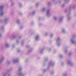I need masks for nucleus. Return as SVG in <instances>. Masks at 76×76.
Masks as SVG:
<instances>
[{
    "label": "nucleus",
    "instance_id": "nucleus-1",
    "mask_svg": "<svg viewBox=\"0 0 76 76\" xmlns=\"http://www.w3.org/2000/svg\"><path fill=\"white\" fill-rule=\"evenodd\" d=\"M3 8H4V5H3L0 7V11L1 12L0 14L1 16H3Z\"/></svg>",
    "mask_w": 76,
    "mask_h": 76
},
{
    "label": "nucleus",
    "instance_id": "nucleus-2",
    "mask_svg": "<svg viewBox=\"0 0 76 76\" xmlns=\"http://www.w3.org/2000/svg\"><path fill=\"white\" fill-rule=\"evenodd\" d=\"M22 70V68L20 67L19 68L18 71L19 72V73L18 74V76H24L23 74L22 73V72H20Z\"/></svg>",
    "mask_w": 76,
    "mask_h": 76
},
{
    "label": "nucleus",
    "instance_id": "nucleus-3",
    "mask_svg": "<svg viewBox=\"0 0 76 76\" xmlns=\"http://www.w3.org/2000/svg\"><path fill=\"white\" fill-rule=\"evenodd\" d=\"M75 6H73L72 8V6H70L69 8L68 9H66L65 10V12H70V11H71V10H72V9H75Z\"/></svg>",
    "mask_w": 76,
    "mask_h": 76
},
{
    "label": "nucleus",
    "instance_id": "nucleus-4",
    "mask_svg": "<svg viewBox=\"0 0 76 76\" xmlns=\"http://www.w3.org/2000/svg\"><path fill=\"white\" fill-rule=\"evenodd\" d=\"M57 44L58 46H60V45L61 44V42H60V38L58 37L57 40Z\"/></svg>",
    "mask_w": 76,
    "mask_h": 76
},
{
    "label": "nucleus",
    "instance_id": "nucleus-5",
    "mask_svg": "<svg viewBox=\"0 0 76 76\" xmlns=\"http://www.w3.org/2000/svg\"><path fill=\"white\" fill-rule=\"evenodd\" d=\"M74 37H73L70 40V42L72 44H75L76 42L75 40V39L74 38Z\"/></svg>",
    "mask_w": 76,
    "mask_h": 76
},
{
    "label": "nucleus",
    "instance_id": "nucleus-6",
    "mask_svg": "<svg viewBox=\"0 0 76 76\" xmlns=\"http://www.w3.org/2000/svg\"><path fill=\"white\" fill-rule=\"evenodd\" d=\"M46 15L48 17H50L51 14L50 13V9L48 10L46 13Z\"/></svg>",
    "mask_w": 76,
    "mask_h": 76
},
{
    "label": "nucleus",
    "instance_id": "nucleus-7",
    "mask_svg": "<svg viewBox=\"0 0 76 76\" xmlns=\"http://www.w3.org/2000/svg\"><path fill=\"white\" fill-rule=\"evenodd\" d=\"M54 62L51 61L50 62L49 64V66H54Z\"/></svg>",
    "mask_w": 76,
    "mask_h": 76
},
{
    "label": "nucleus",
    "instance_id": "nucleus-8",
    "mask_svg": "<svg viewBox=\"0 0 76 76\" xmlns=\"http://www.w3.org/2000/svg\"><path fill=\"white\" fill-rule=\"evenodd\" d=\"M40 39L39 36V35H37L35 37V39L36 41H38Z\"/></svg>",
    "mask_w": 76,
    "mask_h": 76
},
{
    "label": "nucleus",
    "instance_id": "nucleus-9",
    "mask_svg": "<svg viewBox=\"0 0 76 76\" xmlns=\"http://www.w3.org/2000/svg\"><path fill=\"white\" fill-rule=\"evenodd\" d=\"M67 64L69 65H70V66H72L73 64H72V63L71 62V61L69 60L67 61Z\"/></svg>",
    "mask_w": 76,
    "mask_h": 76
},
{
    "label": "nucleus",
    "instance_id": "nucleus-10",
    "mask_svg": "<svg viewBox=\"0 0 76 76\" xmlns=\"http://www.w3.org/2000/svg\"><path fill=\"white\" fill-rule=\"evenodd\" d=\"M63 18H64V17L63 16H62L61 17L59 21V23H60L61 22H62Z\"/></svg>",
    "mask_w": 76,
    "mask_h": 76
},
{
    "label": "nucleus",
    "instance_id": "nucleus-11",
    "mask_svg": "<svg viewBox=\"0 0 76 76\" xmlns=\"http://www.w3.org/2000/svg\"><path fill=\"white\" fill-rule=\"evenodd\" d=\"M13 63H16L19 61V59H14L13 61Z\"/></svg>",
    "mask_w": 76,
    "mask_h": 76
},
{
    "label": "nucleus",
    "instance_id": "nucleus-12",
    "mask_svg": "<svg viewBox=\"0 0 76 76\" xmlns=\"http://www.w3.org/2000/svg\"><path fill=\"white\" fill-rule=\"evenodd\" d=\"M4 58V57H2L0 60V63H1L3 61Z\"/></svg>",
    "mask_w": 76,
    "mask_h": 76
},
{
    "label": "nucleus",
    "instance_id": "nucleus-13",
    "mask_svg": "<svg viewBox=\"0 0 76 76\" xmlns=\"http://www.w3.org/2000/svg\"><path fill=\"white\" fill-rule=\"evenodd\" d=\"M8 21V18H5L4 21L5 23H7V21Z\"/></svg>",
    "mask_w": 76,
    "mask_h": 76
},
{
    "label": "nucleus",
    "instance_id": "nucleus-14",
    "mask_svg": "<svg viewBox=\"0 0 76 76\" xmlns=\"http://www.w3.org/2000/svg\"><path fill=\"white\" fill-rule=\"evenodd\" d=\"M67 20H70V15L68 14L67 16Z\"/></svg>",
    "mask_w": 76,
    "mask_h": 76
},
{
    "label": "nucleus",
    "instance_id": "nucleus-15",
    "mask_svg": "<svg viewBox=\"0 0 76 76\" xmlns=\"http://www.w3.org/2000/svg\"><path fill=\"white\" fill-rule=\"evenodd\" d=\"M45 10H46V9H45V8H43L42 9V11L43 12H45Z\"/></svg>",
    "mask_w": 76,
    "mask_h": 76
},
{
    "label": "nucleus",
    "instance_id": "nucleus-16",
    "mask_svg": "<svg viewBox=\"0 0 76 76\" xmlns=\"http://www.w3.org/2000/svg\"><path fill=\"white\" fill-rule=\"evenodd\" d=\"M6 45L7 48H8V47H9L10 45L9 44H8V43L6 44Z\"/></svg>",
    "mask_w": 76,
    "mask_h": 76
},
{
    "label": "nucleus",
    "instance_id": "nucleus-17",
    "mask_svg": "<svg viewBox=\"0 0 76 76\" xmlns=\"http://www.w3.org/2000/svg\"><path fill=\"white\" fill-rule=\"evenodd\" d=\"M62 32H63V33H64H64H65L66 31H65V30H64V29L63 28L62 29Z\"/></svg>",
    "mask_w": 76,
    "mask_h": 76
},
{
    "label": "nucleus",
    "instance_id": "nucleus-18",
    "mask_svg": "<svg viewBox=\"0 0 76 76\" xmlns=\"http://www.w3.org/2000/svg\"><path fill=\"white\" fill-rule=\"evenodd\" d=\"M53 18L54 20H55V21H56V20H57V17H56V16H54L53 17Z\"/></svg>",
    "mask_w": 76,
    "mask_h": 76
},
{
    "label": "nucleus",
    "instance_id": "nucleus-19",
    "mask_svg": "<svg viewBox=\"0 0 76 76\" xmlns=\"http://www.w3.org/2000/svg\"><path fill=\"white\" fill-rule=\"evenodd\" d=\"M35 11H33L32 14H31V15L32 16H33V15H35Z\"/></svg>",
    "mask_w": 76,
    "mask_h": 76
},
{
    "label": "nucleus",
    "instance_id": "nucleus-20",
    "mask_svg": "<svg viewBox=\"0 0 76 76\" xmlns=\"http://www.w3.org/2000/svg\"><path fill=\"white\" fill-rule=\"evenodd\" d=\"M65 1L66 3H68L69 1V0H64Z\"/></svg>",
    "mask_w": 76,
    "mask_h": 76
},
{
    "label": "nucleus",
    "instance_id": "nucleus-21",
    "mask_svg": "<svg viewBox=\"0 0 76 76\" xmlns=\"http://www.w3.org/2000/svg\"><path fill=\"white\" fill-rule=\"evenodd\" d=\"M17 22L18 24H19V23H20V20H18L17 21Z\"/></svg>",
    "mask_w": 76,
    "mask_h": 76
},
{
    "label": "nucleus",
    "instance_id": "nucleus-22",
    "mask_svg": "<svg viewBox=\"0 0 76 76\" xmlns=\"http://www.w3.org/2000/svg\"><path fill=\"white\" fill-rule=\"evenodd\" d=\"M44 48L42 49L40 51V53H42V51H43V50H44Z\"/></svg>",
    "mask_w": 76,
    "mask_h": 76
},
{
    "label": "nucleus",
    "instance_id": "nucleus-23",
    "mask_svg": "<svg viewBox=\"0 0 76 76\" xmlns=\"http://www.w3.org/2000/svg\"><path fill=\"white\" fill-rule=\"evenodd\" d=\"M72 54V52L70 53L68 55L69 56H70Z\"/></svg>",
    "mask_w": 76,
    "mask_h": 76
},
{
    "label": "nucleus",
    "instance_id": "nucleus-24",
    "mask_svg": "<svg viewBox=\"0 0 76 76\" xmlns=\"http://www.w3.org/2000/svg\"><path fill=\"white\" fill-rule=\"evenodd\" d=\"M59 57L60 58H62V57H63V56L61 55H59Z\"/></svg>",
    "mask_w": 76,
    "mask_h": 76
},
{
    "label": "nucleus",
    "instance_id": "nucleus-25",
    "mask_svg": "<svg viewBox=\"0 0 76 76\" xmlns=\"http://www.w3.org/2000/svg\"><path fill=\"white\" fill-rule=\"evenodd\" d=\"M48 6H50L51 5V3H50V2H48Z\"/></svg>",
    "mask_w": 76,
    "mask_h": 76
},
{
    "label": "nucleus",
    "instance_id": "nucleus-26",
    "mask_svg": "<svg viewBox=\"0 0 76 76\" xmlns=\"http://www.w3.org/2000/svg\"><path fill=\"white\" fill-rule=\"evenodd\" d=\"M47 60H48V58H46L45 59V61H47Z\"/></svg>",
    "mask_w": 76,
    "mask_h": 76
},
{
    "label": "nucleus",
    "instance_id": "nucleus-27",
    "mask_svg": "<svg viewBox=\"0 0 76 76\" xmlns=\"http://www.w3.org/2000/svg\"><path fill=\"white\" fill-rule=\"evenodd\" d=\"M67 49H65V53H67Z\"/></svg>",
    "mask_w": 76,
    "mask_h": 76
},
{
    "label": "nucleus",
    "instance_id": "nucleus-28",
    "mask_svg": "<svg viewBox=\"0 0 76 76\" xmlns=\"http://www.w3.org/2000/svg\"><path fill=\"white\" fill-rule=\"evenodd\" d=\"M50 37H53V34H51L50 36Z\"/></svg>",
    "mask_w": 76,
    "mask_h": 76
},
{
    "label": "nucleus",
    "instance_id": "nucleus-29",
    "mask_svg": "<svg viewBox=\"0 0 76 76\" xmlns=\"http://www.w3.org/2000/svg\"><path fill=\"white\" fill-rule=\"evenodd\" d=\"M38 5H39V4L38 3L36 4V6H38Z\"/></svg>",
    "mask_w": 76,
    "mask_h": 76
},
{
    "label": "nucleus",
    "instance_id": "nucleus-30",
    "mask_svg": "<svg viewBox=\"0 0 76 76\" xmlns=\"http://www.w3.org/2000/svg\"><path fill=\"white\" fill-rule=\"evenodd\" d=\"M65 6V4H64L62 5V7H64Z\"/></svg>",
    "mask_w": 76,
    "mask_h": 76
},
{
    "label": "nucleus",
    "instance_id": "nucleus-31",
    "mask_svg": "<svg viewBox=\"0 0 76 76\" xmlns=\"http://www.w3.org/2000/svg\"><path fill=\"white\" fill-rule=\"evenodd\" d=\"M67 74H65L63 75V76H67Z\"/></svg>",
    "mask_w": 76,
    "mask_h": 76
},
{
    "label": "nucleus",
    "instance_id": "nucleus-32",
    "mask_svg": "<svg viewBox=\"0 0 76 76\" xmlns=\"http://www.w3.org/2000/svg\"><path fill=\"white\" fill-rule=\"evenodd\" d=\"M19 6H20V7H21V6H22V4H19Z\"/></svg>",
    "mask_w": 76,
    "mask_h": 76
},
{
    "label": "nucleus",
    "instance_id": "nucleus-33",
    "mask_svg": "<svg viewBox=\"0 0 76 76\" xmlns=\"http://www.w3.org/2000/svg\"><path fill=\"white\" fill-rule=\"evenodd\" d=\"M54 73V72L52 71L51 72V74H53Z\"/></svg>",
    "mask_w": 76,
    "mask_h": 76
},
{
    "label": "nucleus",
    "instance_id": "nucleus-34",
    "mask_svg": "<svg viewBox=\"0 0 76 76\" xmlns=\"http://www.w3.org/2000/svg\"><path fill=\"white\" fill-rule=\"evenodd\" d=\"M18 53H19V52H20V50H18Z\"/></svg>",
    "mask_w": 76,
    "mask_h": 76
},
{
    "label": "nucleus",
    "instance_id": "nucleus-35",
    "mask_svg": "<svg viewBox=\"0 0 76 76\" xmlns=\"http://www.w3.org/2000/svg\"><path fill=\"white\" fill-rule=\"evenodd\" d=\"M10 63V61H9V62H7V63L9 64V63Z\"/></svg>",
    "mask_w": 76,
    "mask_h": 76
},
{
    "label": "nucleus",
    "instance_id": "nucleus-36",
    "mask_svg": "<svg viewBox=\"0 0 76 76\" xmlns=\"http://www.w3.org/2000/svg\"><path fill=\"white\" fill-rule=\"evenodd\" d=\"M6 74H4L3 75V76H6Z\"/></svg>",
    "mask_w": 76,
    "mask_h": 76
},
{
    "label": "nucleus",
    "instance_id": "nucleus-37",
    "mask_svg": "<svg viewBox=\"0 0 76 76\" xmlns=\"http://www.w3.org/2000/svg\"><path fill=\"white\" fill-rule=\"evenodd\" d=\"M23 26H21L20 28V29H22V28H23Z\"/></svg>",
    "mask_w": 76,
    "mask_h": 76
},
{
    "label": "nucleus",
    "instance_id": "nucleus-38",
    "mask_svg": "<svg viewBox=\"0 0 76 76\" xmlns=\"http://www.w3.org/2000/svg\"><path fill=\"white\" fill-rule=\"evenodd\" d=\"M15 38V36H13L12 37V38Z\"/></svg>",
    "mask_w": 76,
    "mask_h": 76
},
{
    "label": "nucleus",
    "instance_id": "nucleus-39",
    "mask_svg": "<svg viewBox=\"0 0 76 76\" xmlns=\"http://www.w3.org/2000/svg\"><path fill=\"white\" fill-rule=\"evenodd\" d=\"M46 71V69L44 70L43 71V72H45Z\"/></svg>",
    "mask_w": 76,
    "mask_h": 76
},
{
    "label": "nucleus",
    "instance_id": "nucleus-40",
    "mask_svg": "<svg viewBox=\"0 0 76 76\" xmlns=\"http://www.w3.org/2000/svg\"><path fill=\"white\" fill-rule=\"evenodd\" d=\"M48 34V33H46L45 34V35H47Z\"/></svg>",
    "mask_w": 76,
    "mask_h": 76
},
{
    "label": "nucleus",
    "instance_id": "nucleus-41",
    "mask_svg": "<svg viewBox=\"0 0 76 76\" xmlns=\"http://www.w3.org/2000/svg\"><path fill=\"white\" fill-rule=\"evenodd\" d=\"M20 38H21V37H19V39H20Z\"/></svg>",
    "mask_w": 76,
    "mask_h": 76
},
{
    "label": "nucleus",
    "instance_id": "nucleus-42",
    "mask_svg": "<svg viewBox=\"0 0 76 76\" xmlns=\"http://www.w3.org/2000/svg\"><path fill=\"white\" fill-rule=\"evenodd\" d=\"M49 51H51V49H50L49 50Z\"/></svg>",
    "mask_w": 76,
    "mask_h": 76
},
{
    "label": "nucleus",
    "instance_id": "nucleus-43",
    "mask_svg": "<svg viewBox=\"0 0 76 76\" xmlns=\"http://www.w3.org/2000/svg\"><path fill=\"white\" fill-rule=\"evenodd\" d=\"M8 76H10V74H9L8 75Z\"/></svg>",
    "mask_w": 76,
    "mask_h": 76
},
{
    "label": "nucleus",
    "instance_id": "nucleus-44",
    "mask_svg": "<svg viewBox=\"0 0 76 76\" xmlns=\"http://www.w3.org/2000/svg\"><path fill=\"white\" fill-rule=\"evenodd\" d=\"M59 3H61V1H59Z\"/></svg>",
    "mask_w": 76,
    "mask_h": 76
},
{
    "label": "nucleus",
    "instance_id": "nucleus-45",
    "mask_svg": "<svg viewBox=\"0 0 76 76\" xmlns=\"http://www.w3.org/2000/svg\"><path fill=\"white\" fill-rule=\"evenodd\" d=\"M1 37V35L0 34V37Z\"/></svg>",
    "mask_w": 76,
    "mask_h": 76
},
{
    "label": "nucleus",
    "instance_id": "nucleus-46",
    "mask_svg": "<svg viewBox=\"0 0 76 76\" xmlns=\"http://www.w3.org/2000/svg\"><path fill=\"white\" fill-rule=\"evenodd\" d=\"M16 42H17V43L18 42V41L17 40V41H16Z\"/></svg>",
    "mask_w": 76,
    "mask_h": 76
},
{
    "label": "nucleus",
    "instance_id": "nucleus-47",
    "mask_svg": "<svg viewBox=\"0 0 76 76\" xmlns=\"http://www.w3.org/2000/svg\"><path fill=\"white\" fill-rule=\"evenodd\" d=\"M23 42L22 43V45H23Z\"/></svg>",
    "mask_w": 76,
    "mask_h": 76
},
{
    "label": "nucleus",
    "instance_id": "nucleus-48",
    "mask_svg": "<svg viewBox=\"0 0 76 76\" xmlns=\"http://www.w3.org/2000/svg\"><path fill=\"white\" fill-rule=\"evenodd\" d=\"M2 22L1 20H0V22Z\"/></svg>",
    "mask_w": 76,
    "mask_h": 76
},
{
    "label": "nucleus",
    "instance_id": "nucleus-49",
    "mask_svg": "<svg viewBox=\"0 0 76 76\" xmlns=\"http://www.w3.org/2000/svg\"><path fill=\"white\" fill-rule=\"evenodd\" d=\"M3 28H4V27H2V29H3Z\"/></svg>",
    "mask_w": 76,
    "mask_h": 76
},
{
    "label": "nucleus",
    "instance_id": "nucleus-50",
    "mask_svg": "<svg viewBox=\"0 0 76 76\" xmlns=\"http://www.w3.org/2000/svg\"><path fill=\"white\" fill-rule=\"evenodd\" d=\"M11 6H13V4H11Z\"/></svg>",
    "mask_w": 76,
    "mask_h": 76
},
{
    "label": "nucleus",
    "instance_id": "nucleus-51",
    "mask_svg": "<svg viewBox=\"0 0 76 76\" xmlns=\"http://www.w3.org/2000/svg\"><path fill=\"white\" fill-rule=\"evenodd\" d=\"M52 1H54V0H52Z\"/></svg>",
    "mask_w": 76,
    "mask_h": 76
},
{
    "label": "nucleus",
    "instance_id": "nucleus-52",
    "mask_svg": "<svg viewBox=\"0 0 76 76\" xmlns=\"http://www.w3.org/2000/svg\"><path fill=\"white\" fill-rule=\"evenodd\" d=\"M75 15H76V14H75Z\"/></svg>",
    "mask_w": 76,
    "mask_h": 76
}]
</instances>
